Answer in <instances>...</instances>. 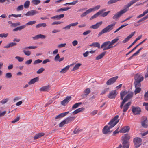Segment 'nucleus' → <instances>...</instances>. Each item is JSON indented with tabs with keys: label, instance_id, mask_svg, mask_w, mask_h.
Segmentation results:
<instances>
[{
	"label": "nucleus",
	"instance_id": "f257e3e1",
	"mask_svg": "<svg viewBox=\"0 0 148 148\" xmlns=\"http://www.w3.org/2000/svg\"><path fill=\"white\" fill-rule=\"evenodd\" d=\"M139 0H132L129 3L127 4L125 6V8L123 9L116 13L113 16V19L115 20L119 19V18L123 14L125 13L128 11L129 7H130L133 4L135 3Z\"/></svg>",
	"mask_w": 148,
	"mask_h": 148
},
{
	"label": "nucleus",
	"instance_id": "f03ea898",
	"mask_svg": "<svg viewBox=\"0 0 148 148\" xmlns=\"http://www.w3.org/2000/svg\"><path fill=\"white\" fill-rule=\"evenodd\" d=\"M130 138V136L128 134H126L122 136V147L123 148H129V140Z\"/></svg>",
	"mask_w": 148,
	"mask_h": 148
},
{
	"label": "nucleus",
	"instance_id": "7ed1b4c3",
	"mask_svg": "<svg viewBox=\"0 0 148 148\" xmlns=\"http://www.w3.org/2000/svg\"><path fill=\"white\" fill-rule=\"evenodd\" d=\"M116 22H114L104 28L101 32H99L98 34V37L100 36L102 34L108 32L112 30L114 27L115 25L116 24Z\"/></svg>",
	"mask_w": 148,
	"mask_h": 148
},
{
	"label": "nucleus",
	"instance_id": "20e7f679",
	"mask_svg": "<svg viewBox=\"0 0 148 148\" xmlns=\"http://www.w3.org/2000/svg\"><path fill=\"white\" fill-rule=\"evenodd\" d=\"M126 102L124 101H122L120 105V108L122 110L123 115L124 114V112H127L132 103L131 102H129L124 105Z\"/></svg>",
	"mask_w": 148,
	"mask_h": 148
},
{
	"label": "nucleus",
	"instance_id": "39448f33",
	"mask_svg": "<svg viewBox=\"0 0 148 148\" xmlns=\"http://www.w3.org/2000/svg\"><path fill=\"white\" fill-rule=\"evenodd\" d=\"M118 115H116L108 123V124L109 125V127L111 128H112L115 126L119 122V119H118L119 118Z\"/></svg>",
	"mask_w": 148,
	"mask_h": 148
},
{
	"label": "nucleus",
	"instance_id": "423d86ee",
	"mask_svg": "<svg viewBox=\"0 0 148 148\" xmlns=\"http://www.w3.org/2000/svg\"><path fill=\"white\" fill-rule=\"evenodd\" d=\"M100 48L102 49L103 51H105L112 48V47L110 45L108 41L103 42L101 45Z\"/></svg>",
	"mask_w": 148,
	"mask_h": 148
},
{
	"label": "nucleus",
	"instance_id": "0eeeda50",
	"mask_svg": "<svg viewBox=\"0 0 148 148\" xmlns=\"http://www.w3.org/2000/svg\"><path fill=\"white\" fill-rule=\"evenodd\" d=\"M37 47L36 46H29L23 49V52L24 53V54L28 56H30L31 54V51L28 50H26L28 49H35Z\"/></svg>",
	"mask_w": 148,
	"mask_h": 148
},
{
	"label": "nucleus",
	"instance_id": "6e6552de",
	"mask_svg": "<svg viewBox=\"0 0 148 148\" xmlns=\"http://www.w3.org/2000/svg\"><path fill=\"white\" fill-rule=\"evenodd\" d=\"M134 145L136 148H138L142 144V139L138 137L134 138L133 140Z\"/></svg>",
	"mask_w": 148,
	"mask_h": 148
},
{
	"label": "nucleus",
	"instance_id": "1a4fd4ad",
	"mask_svg": "<svg viewBox=\"0 0 148 148\" xmlns=\"http://www.w3.org/2000/svg\"><path fill=\"white\" fill-rule=\"evenodd\" d=\"M132 111L134 115H139L141 112V109L140 107L136 106H132Z\"/></svg>",
	"mask_w": 148,
	"mask_h": 148
},
{
	"label": "nucleus",
	"instance_id": "9d476101",
	"mask_svg": "<svg viewBox=\"0 0 148 148\" xmlns=\"http://www.w3.org/2000/svg\"><path fill=\"white\" fill-rule=\"evenodd\" d=\"M141 123L143 127L147 128L148 126V121L147 117L146 116H143L142 118Z\"/></svg>",
	"mask_w": 148,
	"mask_h": 148
},
{
	"label": "nucleus",
	"instance_id": "9b49d317",
	"mask_svg": "<svg viewBox=\"0 0 148 148\" xmlns=\"http://www.w3.org/2000/svg\"><path fill=\"white\" fill-rule=\"evenodd\" d=\"M118 78V76H116L110 78L108 80L106 84L110 85L114 83Z\"/></svg>",
	"mask_w": 148,
	"mask_h": 148
},
{
	"label": "nucleus",
	"instance_id": "f8f14e48",
	"mask_svg": "<svg viewBox=\"0 0 148 148\" xmlns=\"http://www.w3.org/2000/svg\"><path fill=\"white\" fill-rule=\"evenodd\" d=\"M118 93L116 90L111 91L108 95V98L110 99H114L117 95Z\"/></svg>",
	"mask_w": 148,
	"mask_h": 148
},
{
	"label": "nucleus",
	"instance_id": "ddd939ff",
	"mask_svg": "<svg viewBox=\"0 0 148 148\" xmlns=\"http://www.w3.org/2000/svg\"><path fill=\"white\" fill-rule=\"evenodd\" d=\"M135 81L141 82L143 80V76L140 74H137L134 77Z\"/></svg>",
	"mask_w": 148,
	"mask_h": 148
},
{
	"label": "nucleus",
	"instance_id": "4468645a",
	"mask_svg": "<svg viewBox=\"0 0 148 148\" xmlns=\"http://www.w3.org/2000/svg\"><path fill=\"white\" fill-rule=\"evenodd\" d=\"M133 95V93L132 92H129L125 97L123 99V101L127 102L128 100H129L131 98Z\"/></svg>",
	"mask_w": 148,
	"mask_h": 148
},
{
	"label": "nucleus",
	"instance_id": "2eb2a0df",
	"mask_svg": "<svg viewBox=\"0 0 148 148\" xmlns=\"http://www.w3.org/2000/svg\"><path fill=\"white\" fill-rule=\"evenodd\" d=\"M135 32V31H134L132 32L130 35H129L124 40L122 41V43H125L128 42L130 40V39L134 36Z\"/></svg>",
	"mask_w": 148,
	"mask_h": 148
},
{
	"label": "nucleus",
	"instance_id": "dca6fc26",
	"mask_svg": "<svg viewBox=\"0 0 148 148\" xmlns=\"http://www.w3.org/2000/svg\"><path fill=\"white\" fill-rule=\"evenodd\" d=\"M38 13V12L36 10H31L30 11H28L26 13L25 15L26 16H33Z\"/></svg>",
	"mask_w": 148,
	"mask_h": 148
},
{
	"label": "nucleus",
	"instance_id": "f3484780",
	"mask_svg": "<svg viewBox=\"0 0 148 148\" xmlns=\"http://www.w3.org/2000/svg\"><path fill=\"white\" fill-rule=\"evenodd\" d=\"M46 37V36L41 34H38L32 37L34 40H38L39 39H45Z\"/></svg>",
	"mask_w": 148,
	"mask_h": 148
},
{
	"label": "nucleus",
	"instance_id": "a211bd4d",
	"mask_svg": "<svg viewBox=\"0 0 148 148\" xmlns=\"http://www.w3.org/2000/svg\"><path fill=\"white\" fill-rule=\"evenodd\" d=\"M71 98V97H67L65 99L61 101V104L62 105H65L69 101Z\"/></svg>",
	"mask_w": 148,
	"mask_h": 148
},
{
	"label": "nucleus",
	"instance_id": "6ab92c4d",
	"mask_svg": "<svg viewBox=\"0 0 148 148\" xmlns=\"http://www.w3.org/2000/svg\"><path fill=\"white\" fill-rule=\"evenodd\" d=\"M111 128L108 126H105L104 127L102 130L103 133L104 134H106L110 133V129Z\"/></svg>",
	"mask_w": 148,
	"mask_h": 148
},
{
	"label": "nucleus",
	"instance_id": "aec40b11",
	"mask_svg": "<svg viewBox=\"0 0 148 148\" xmlns=\"http://www.w3.org/2000/svg\"><path fill=\"white\" fill-rule=\"evenodd\" d=\"M130 130V127L129 126H125L121 129L119 132L121 133H125L128 132Z\"/></svg>",
	"mask_w": 148,
	"mask_h": 148
},
{
	"label": "nucleus",
	"instance_id": "412c9836",
	"mask_svg": "<svg viewBox=\"0 0 148 148\" xmlns=\"http://www.w3.org/2000/svg\"><path fill=\"white\" fill-rule=\"evenodd\" d=\"M102 23V21H100L98 22L95 24L91 26L90 27V28L96 29L98 28L101 25Z\"/></svg>",
	"mask_w": 148,
	"mask_h": 148
},
{
	"label": "nucleus",
	"instance_id": "4be33fe9",
	"mask_svg": "<svg viewBox=\"0 0 148 148\" xmlns=\"http://www.w3.org/2000/svg\"><path fill=\"white\" fill-rule=\"evenodd\" d=\"M84 108L82 107L74 111L72 113L73 115H75L79 112L84 111Z\"/></svg>",
	"mask_w": 148,
	"mask_h": 148
},
{
	"label": "nucleus",
	"instance_id": "5701e85b",
	"mask_svg": "<svg viewBox=\"0 0 148 148\" xmlns=\"http://www.w3.org/2000/svg\"><path fill=\"white\" fill-rule=\"evenodd\" d=\"M75 118V117H68L66 118L65 120L66 124H68L74 121Z\"/></svg>",
	"mask_w": 148,
	"mask_h": 148
},
{
	"label": "nucleus",
	"instance_id": "b1692460",
	"mask_svg": "<svg viewBox=\"0 0 148 148\" xmlns=\"http://www.w3.org/2000/svg\"><path fill=\"white\" fill-rule=\"evenodd\" d=\"M64 16V14H62L52 17L51 18L52 19H56V20H58L62 18H63Z\"/></svg>",
	"mask_w": 148,
	"mask_h": 148
},
{
	"label": "nucleus",
	"instance_id": "393cba45",
	"mask_svg": "<svg viewBox=\"0 0 148 148\" xmlns=\"http://www.w3.org/2000/svg\"><path fill=\"white\" fill-rule=\"evenodd\" d=\"M69 112L68 111L62 113H61L58 115L56 116L55 117V119H57L64 117L66 116L67 114H68Z\"/></svg>",
	"mask_w": 148,
	"mask_h": 148
},
{
	"label": "nucleus",
	"instance_id": "a878e982",
	"mask_svg": "<svg viewBox=\"0 0 148 148\" xmlns=\"http://www.w3.org/2000/svg\"><path fill=\"white\" fill-rule=\"evenodd\" d=\"M50 90V86L49 85L42 87L40 89V90L42 91H48Z\"/></svg>",
	"mask_w": 148,
	"mask_h": 148
},
{
	"label": "nucleus",
	"instance_id": "bb28decb",
	"mask_svg": "<svg viewBox=\"0 0 148 148\" xmlns=\"http://www.w3.org/2000/svg\"><path fill=\"white\" fill-rule=\"evenodd\" d=\"M38 80L39 77H37L31 79L29 82L28 84L29 85L33 84L36 82H38Z\"/></svg>",
	"mask_w": 148,
	"mask_h": 148
},
{
	"label": "nucleus",
	"instance_id": "cd10ccee",
	"mask_svg": "<svg viewBox=\"0 0 148 148\" xmlns=\"http://www.w3.org/2000/svg\"><path fill=\"white\" fill-rule=\"evenodd\" d=\"M102 12L103 11L102 10H100L97 13L95 14L94 15L91 16L90 18V20H91L96 18L98 16L100 15L101 14Z\"/></svg>",
	"mask_w": 148,
	"mask_h": 148
},
{
	"label": "nucleus",
	"instance_id": "c85d7f7f",
	"mask_svg": "<svg viewBox=\"0 0 148 148\" xmlns=\"http://www.w3.org/2000/svg\"><path fill=\"white\" fill-rule=\"evenodd\" d=\"M72 64H71L70 65H67L65 67L63 68L60 71V73H64L66 72L69 69L70 66H71Z\"/></svg>",
	"mask_w": 148,
	"mask_h": 148
},
{
	"label": "nucleus",
	"instance_id": "c756f323",
	"mask_svg": "<svg viewBox=\"0 0 148 148\" xmlns=\"http://www.w3.org/2000/svg\"><path fill=\"white\" fill-rule=\"evenodd\" d=\"M142 37V35H140L139 36H138L136 39L134 41V42L130 46H129L128 48V49H129L136 42L139 40Z\"/></svg>",
	"mask_w": 148,
	"mask_h": 148
},
{
	"label": "nucleus",
	"instance_id": "7c9ffc66",
	"mask_svg": "<svg viewBox=\"0 0 148 148\" xmlns=\"http://www.w3.org/2000/svg\"><path fill=\"white\" fill-rule=\"evenodd\" d=\"M106 53V51H104L102 52L101 54L98 55L96 57V60H99L101 59L105 56Z\"/></svg>",
	"mask_w": 148,
	"mask_h": 148
},
{
	"label": "nucleus",
	"instance_id": "2f4dec72",
	"mask_svg": "<svg viewBox=\"0 0 148 148\" xmlns=\"http://www.w3.org/2000/svg\"><path fill=\"white\" fill-rule=\"evenodd\" d=\"M100 10H102L103 11V12L101 13L100 15H101V16L103 17H104L106 16H107L108 14L110 12V11H108L107 12H105L104 13H103V12L104 11H105L106 10V9H102Z\"/></svg>",
	"mask_w": 148,
	"mask_h": 148
},
{
	"label": "nucleus",
	"instance_id": "473e14b6",
	"mask_svg": "<svg viewBox=\"0 0 148 148\" xmlns=\"http://www.w3.org/2000/svg\"><path fill=\"white\" fill-rule=\"evenodd\" d=\"M44 135V133H39L36 134L35 136L34 137V140L40 137L43 136Z\"/></svg>",
	"mask_w": 148,
	"mask_h": 148
},
{
	"label": "nucleus",
	"instance_id": "72a5a7b5",
	"mask_svg": "<svg viewBox=\"0 0 148 148\" xmlns=\"http://www.w3.org/2000/svg\"><path fill=\"white\" fill-rule=\"evenodd\" d=\"M26 27L25 25H22L18 27L15 29H14L13 30V31H21L22 29L25 28Z\"/></svg>",
	"mask_w": 148,
	"mask_h": 148
},
{
	"label": "nucleus",
	"instance_id": "f704fd0d",
	"mask_svg": "<svg viewBox=\"0 0 148 148\" xmlns=\"http://www.w3.org/2000/svg\"><path fill=\"white\" fill-rule=\"evenodd\" d=\"M16 43L15 42H11L8 44L7 45L5 46L4 48L7 49L9 48L10 47H11L13 46H16Z\"/></svg>",
	"mask_w": 148,
	"mask_h": 148
},
{
	"label": "nucleus",
	"instance_id": "c9c22d12",
	"mask_svg": "<svg viewBox=\"0 0 148 148\" xmlns=\"http://www.w3.org/2000/svg\"><path fill=\"white\" fill-rule=\"evenodd\" d=\"M91 12L90 11L89 9L87 10H86L85 12L83 13L80 15V17L81 18H83L84 17L86 16V15L88 14Z\"/></svg>",
	"mask_w": 148,
	"mask_h": 148
},
{
	"label": "nucleus",
	"instance_id": "e433bc0d",
	"mask_svg": "<svg viewBox=\"0 0 148 148\" xmlns=\"http://www.w3.org/2000/svg\"><path fill=\"white\" fill-rule=\"evenodd\" d=\"M119 40V39L118 38H115L114 39L112 40L111 41H109L110 43L111 46L113 48V45L115 43H116Z\"/></svg>",
	"mask_w": 148,
	"mask_h": 148
},
{
	"label": "nucleus",
	"instance_id": "4c0bfd02",
	"mask_svg": "<svg viewBox=\"0 0 148 148\" xmlns=\"http://www.w3.org/2000/svg\"><path fill=\"white\" fill-rule=\"evenodd\" d=\"M127 92L126 91H122L120 93V99L122 100L123 99L124 96L127 94Z\"/></svg>",
	"mask_w": 148,
	"mask_h": 148
},
{
	"label": "nucleus",
	"instance_id": "58836bf2",
	"mask_svg": "<svg viewBox=\"0 0 148 148\" xmlns=\"http://www.w3.org/2000/svg\"><path fill=\"white\" fill-rule=\"evenodd\" d=\"M82 65L80 63H77L76 64L74 67L71 70L72 71H73L78 69L80 66Z\"/></svg>",
	"mask_w": 148,
	"mask_h": 148
},
{
	"label": "nucleus",
	"instance_id": "ea45409f",
	"mask_svg": "<svg viewBox=\"0 0 148 148\" xmlns=\"http://www.w3.org/2000/svg\"><path fill=\"white\" fill-rule=\"evenodd\" d=\"M128 25V24L125 23L123 25H122L120 27L118 28L114 32V33H116L118 31L123 28L125 27L126 26Z\"/></svg>",
	"mask_w": 148,
	"mask_h": 148
},
{
	"label": "nucleus",
	"instance_id": "a19ab883",
	"mask_svg": "<svg viewBox=\"0 0 148 148\" xmlns=\"http://www.w3.org/2000/svg\"><path fill=\"white\" fill-rule=\"evenodd\" d=\"M82 104V103L81 102L76 103L72 106V108L73 109H75L78 108L79 106L80 105Z\"/></svg>",
	"mask_w": 148,
	"mask_h": 148
},
{
	"label": "nucleus",
	"instance_id": "79ce46f5",
	"mask_svg": "<svg viewBox=\"0 0 148 148\" xmlns=\"http://www.w3.org/2000/svg\"><path fill=\"white\" fill-rule=\"evenodd\" d=\"M9 22L11 23V26L13 27H16L19 26L21 25V23L20 22H18L16 23H13L11 21H9Z\"/></svg>",
	"mask_w": 148,
	"mask_h": 148
},
{
	"label": "nucleus",
	"instance_id": "37998d69",
	"mask_svg": "<svg viewBox=\"0 0 148 148\" xmlns=\"http://www.w3.org/2000/svg\"><path fill=\"white\" fill-rule=\"evenodd\" d=\"M141 82L135 81L134 84L135 87H140L141 86Z\"/></svg>",
	"mask_w": 148,
	"mask_h": 148
},
{
	"label": "nucleus",
	"instance_id": "c03bdc74",
	"mask_svg": "<svg viewBox=\"0 0 148 148\" xmlns=\"http://www.w3.org/2000/svg\"><path fill=\"white\" fill-rule=\"evenodd\" d=\"M100 7V5H97L94 8H90L89 9L91 12H92V11H96V10L98 9Z\"/></svg>",
	"mask_w": 148,
	"mask_h": 148
},
{
	"label": "nucleus",
	"instance_id": "a18cd8bd",
	"mask_svg": "<svg viewBox=\"0 0 148 148\" xmlns=\"http://www.w3.org/2000/svg\"><path fill=\"white\" fill-rule=\"evenodd\" d=\"M148 13V12L147 11V10H145L143 13L139 15L137 17V18H139L143 16H144L147 13Z\"/></svg>",
	"mask_w": 148,
	"mask_h": 148
},
{
	"label": "nucleus",
	"instance_id": "49530a36",
	"mask_svg": "<svg viewBox=\"0 0 148 148\" xmlns=\"http://www.w3.org/2000/svg\"><path fill=\"white\" fill-rule=\"evenodd\" d=\"M70 9V8L69 7H65V8H61L58 9V10H57V12H60V11H66Z\"/></svg>",
	"mask_w": 148,
	"mask_h": 148
},
{
	"label": "nucleus",
	"instance_id": "de8ad7c7",
	"mask_svg": "<svg viewBox=\"0 0 148 148\" xmlns=\"http://www.w3.org/2000/svg\"><path fill=\"white\" fill-rule=\"evenodd\" d=\"M31 2L32 4L37 5L40 3V0H32Z\"/></svg>",
	"mask_w": 148,
	"mask_h": 148
},
{
	"label": "nucleus",
	"instance_id": "09e8293b",
	"mask_svg": "<svg viewBox=\"0 0 148 148\" xmlns=\"http://www.w3.org/2000/svg\"><path fill=\"white\" fill-rule=\"evenodd\" d=\"M90 92V90L89 88L86 89L84 91V93H85V95L86 96L89 94Z\"/></svg>",
	"mask_w": 148,
	"mask_h": 148
},
{
	"label": "nucleus",
	"instance_id": "8fccbe9b",
	"mask_svg": "<svg viewBox=\"0 0 148 148\" xmlns=\"http://www.w3.org/2000/svg\"><path fill=\"white\" fill-rule=\"evenodd\" d=\"M135 89L134 91V93L135 95L140 92L141 90V88L140 87H135Z\"/></svg>",
	"mask_w": 148,
	"mask_h": 148
},
{
	"label": "nucleus",
	"instance_id": "3c124183",
	"mask_svg": "<svg viewBox=\"0 0 148 148\" xmlns=\"http://www.w3.org/2000/svg\"><path fill=\"white\" fill-rule=\"evenodd\" d=\"M30 5V1H26L24 4V7L27 8L29 7Z\"/></svg>",
	"mask_w": 148,
	"mask_h": 148
},
{
	"label": "nucleus",
	"instance_id": "603ef678",
	"mask_svg": "<svg viewBox=\"0 0 148 148\" xmlns=\"http://www.w3.org/2000/svg\"><path fill=\"white\" fill-rule=\"evenodd\" d=\"M78 2V0H76L71 3H67L65 4V5H74L76 4Z\"/></svg>",
	"mask_w": 148,
	"mask_h": 148
},
{
	"label": "nucleus",
	"instance_id": "864d4df0",
	"mask_svg": "<svg viewBox=\"0 0 148 148\" xmlns=\"http://www.w3.org/2000/svg\"><path fill=\"white\" fill-rule=\"evenodd\" d=\"M36 23V21H30L26 24L25 25H32L35 24Z\"/></svg>",
	"mask_w": 148,
	"mask_h": 148
},
{
	"label": "nucleus",
	"instance_id": "5fc2aeb1",
	"mask_svg": "<svg viewBox=\"0 0 148 148\" xmlns=\"http://www.w3.org/2000/svg\"><path fill=\"white\" fill-rule=\"evenodd\" d=\"M8 35V33H2L0 34V37L1 38H6L7 37Z\"/></svg>",
	"mask_w": 148,
	"mask_h": 148
},
{
	"label": "nucleus",
	"instance_id": "6e6d98bb",
	"mask_svg": "<svg viewBox=\"0 0 148 148\" xmlns=\"http://www.w3.org/2000/svg\"><path fill=\"white\" fill-rule=\"evenodd\" d=\"M15 59H17L19 62H21L23 61L24 59L23 58L19 56H16L15 57Z\"/></svg>",
	"mask_w": 148,
	"mask_h": 148
},
{
	"label": "nucleus",
	"instance_id": "4d7b16f0",
	"mask_svg": "<svg viewBox=\"0 0 148 148\" xmlns=\"http://www.w3.org/2000/svg\"><path fill=\"white\" fill-rule=\"evenodd\" d=\"M13 16L14 17H16V18H17V17H23V16H21V14H17V15H16V14H11V15H10L9 16V17L10 18V16Z\"/></svg>",
	"mask_w": 148,
	"mask_h": 148
},
{
	"label": "nucleus",
	"instance_id": "13d9d810",
	"mask_svg": "<svg viewBox=\"0 0 148 148\" xmlns=\"http://www.w3.org/2000/svg\"><path fill=\"white\" fill-rule=\"evenodd\" d=\"M82 130H79V129L76 128L74 130L73 132L74 134H77L79 133Z\"/></svg>",
	"mask_w": 148,
	"mask_h": 148
},
{
	"label": "nucleus",
	"instance_id": "bf43d9fd",
	"mask_svg": "<svg viewBox=\"0 0 148 148\" xmlns=\"http://www.w3.org/2000/svg\"><path fill=\"white\" fill-rule=\"evenodd\" d=\"M45 70L44 68L42 67H41L37 71V74H40L42 73Z\"/></svg>",
	"mask_w": 148,
	"mask_h": 148
},
{
	"label": "nucleus",
	"instance_id": "052dcab7",
	"mask_svg": "<svg viewBox=\"0 0 148 148\" xmlns=\"http://www.w3.org/2000/svg\"><path fill=\"white\" fill-rule=\"evenodd\" d=\"M66 124V123L65 120H64L59 124V127H62Z\"/></svg>",
	"mask_w": 148,
	"mask_h": 148
},
{
	"label": "nucleus",
	"instance_id": "680f3d73",
	"mask_svg": "<svg viewBox=\"0 0 148 148\" xmlns=\"http://www.w3.org/2000/svg\"><path fill=\"white\" fill-rule=\"evenodd\" d=\"M23 8V5H21L18 6L16 9V10L17 11H20L22 10Z\"/></svg>",
	"mask_w": 148,
	"mask_h": 148
},
{
	"label": "nucleus",
	"instance_id": "e2e57ef3",
	"mask_svg": "<svg viewBox=\"0 0 148 148\" xmlns=\"http://www.w3.org/2000/svg\"><path fill=\"white\" fill-rule=\"evenodd\" d=\"M42 60H40L39 59H38L37 60H35L34 62V64H37L40 63L41 62H42Z\"/></svg>",
	"mask_w": 148,
	"mask_h": 148
},
{
	"label": "nucleus",
	"instance_id": "0e129e2a",
	"mask_svg": "<svg viewBox=\"0 0 148 148\" xmlns=\"http://www.w3.org/2000/svg\"><path fill=\"white\" fill-rule=\"evenodd\" d=\"M109 90V88H105L102 90L101 91V94L103 95L104 94L106 93V92H107L108 91V90Z\"/></svg>",
	"mask_w": 148,
	"mask_h": 148
},
{
	"label": "nucleus",
	"instance_id": "69168bd1",
	"mask_svg": "<svg viewBox=\"0 0 148 148\" xmlns=\"http://www.w3.org/2000/svg\"><path fill=\"white\" fill-rule=\"evenodd\" d=\"M20 119V118L19 117H17L16 118H15L14 120L12 121V123H14L15 122L18 121H19Z\"/></svg>",
	"mask_w": 148,
	"mask_h": 148
},
{
	"label": "nucleus",
	"instance_id": "338daca9",
	"mask_svg": "<svg viewBox=\"0 0 148 148\" xmlns=\"http://www.w3.org/2000/svg\"><path fill=\"white\" fill-rule=\"evenodd\" d=\"M5 76L7 78H11L12 76V75L10 73H7L5 75Z\"/></svg>",
	"mask_w": 148,
	"mask_h": 148
},
{
	"label": "nucleus",
	"instance_id": "774afa93",
	"mask_svg": "<svg viewBox=\"0 0 148 148\" xmlns=\"http://www.w3.org/2000/svg\"><path fill=\"white\" fill-rule=\"evenodd\" d=\"M144 99L145 101L148 100V91L144 94Z\"/></svg>",
	"mask_w": 148,
	"mask_h": 148
}]
</instances>
